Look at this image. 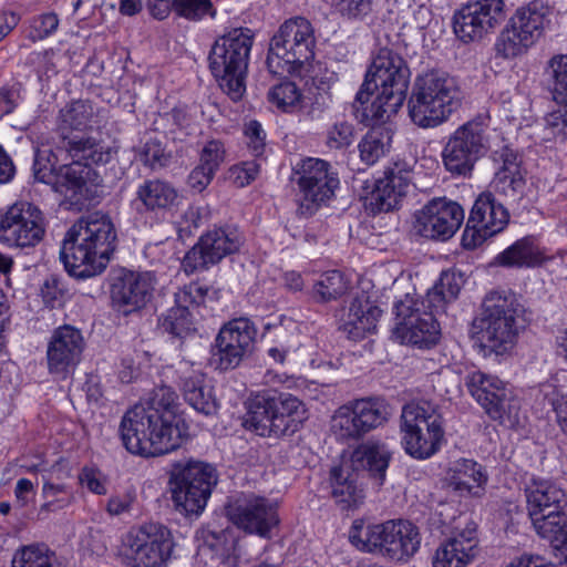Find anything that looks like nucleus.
I'll list each match as a JSON object with an SVG mask.
<instances>
[{
	"label": "nucleus",
	"mask_w": 567,
	"mask_h": 567,
	"mask_svg": "<svg viewBox=\"0 0 567 567\" xmlns=\"http://www.w3.org/2000/svg\"><path fill=\"white\" fill-rule=\"evenodd\" d=\"M118 431L124 447L135 455L157 456L179 447L186 426L176 392L166 385L155 388L144 403L125 412Z\"/></svg>",
	"instance_id": "obj_1"
},
{
	"label": "nucleus",
	"mask_w": 567,
	"mask_h": 567,
	"mask_svg": "<svg viewBox=\"0 0 567 567\" xmlns=\"http://www.w3.org/2000/svg\"><path fill=\"white\" fill-rule=\"evenodd\" d=\"M116 231L105 216L79 219L65 234L60 258L65 270L75 278H90L106 268L115 250Z\"/></svg>",
	"instance_id": "obj_2"
},
{
	"label": "nucleus",
	"mask_w": 567,
	"mask_h": 567,
	"mask_svg": "<svg viewBox=\"0 0 567 567\" xmlns=\"http://www.w3.org/2000/svg\"><path fill=\"white\" fill-rule=\"evenodd\" d=\"M462 96L453 78L432 70L414 80L408 101L411 121L422 128L437 127L461 106Z\"/></svg>",
	"instance_id": "obj_3"
},
{
	"label": "nucleus",
	"mask_w": 567,
	"mask_h": 567,
	"mask_svg": "<svg viewBox=\"0 0 567 567\" xmlns=\"http://www.w3.org/2000/svg\"><path fill=\"white\" fill-rule=\"evenodd\" d=\"M244 426L264 437H280L296 433L306 416L305 404L290 393L265 390L246 402Z\"/></svg>",
	"instance_id": "obj_4"
},
{
	"label": "nucleus",
	"mask_w": 567,
	"mask_h": 567,
	"mask_svg": "<svg viewBox=\"0 0 567 567\" xmlns=\"http://www.w3.org/2000/svg\"><path fill=\"white\" fill-rule=\"evenodd\" d=\"M254 33L248 28H236L218 38L208 55L209 70L223 92L239 101L246 91V76Z\"/></svg>",
	"instance_id": "obj_5"
},
{
	"label": "nucleus",
	"mask_w": 567,
	"mask_h": 567,
	"mask_svg": "<svg viewBox=\"0 0 567 567\" xmlns=\"http://www.w3.org/2000/svg\"><path fill=\"white\" fill-rule=\"evenodd\" d=\"M367 74L373 81L377 96L362 111L361 120L371 117L383 121L395 114L403 105L410 82L406 62L388 48L380 49Z\"/></svg>",
	"instance_id": "obj_6"
},
{
	"label": "nucleus",
	"mask_w": 567,
	"mask_h": 567,
	"mask_svg": "<svg viewBox=\"0 0 567 567\" xmlns=\"http://www.w3.org/2000/svg\"><path fill=\"white\" fill-rule=\"evenodd\" d=\"M522 312L523 306L513 292L494 290L483 299L473 328L485 348L503 353L515 342L518 334L517 319Z\"/></svg>",
	"instance_id": "obj_7"
},
{
	"label": "nucleus",
	"mask_w": 567,
	"mask_h": 567,
	"mask_svg": "<svg viewBox=\"0 0 567 567\" xmlns=\"http://www.w3.org/2000/svg\"><path fill=\"white\" fill-rule=\"evenodd\" d=\"M349 539L361 550L378 551L394 560L410 558L421 545L417 526L403 519L368 526L363 522L354 520Z\"/></svg>",
	"instance_id": "obj_8"
},
{
	"label": "nucleus",
	"mask_w": 567,
	"mask_h": 567,
	"mask_svg": "<svg viewBox=\"0 0 567 567\" xmlns=\"http://www.w3.org/2000/svg\"><path fill=\"white\" fill-rule=\"evenodd\" d=\"M311 23L301 17L285 21L272 35L266 64L271 74L285 75L299 70L315 56Z\"/></svg>",
	"instance_id": "obj_9"
},
{
	"label": "nucleus",
	"mask_w": 567,
	"mask_h": 567,
	"mask_svg": "<svg viewBox=\"0 0 567 567\" xmlns=\"http://www.w3.org/2000/svg\"><path fill=\"white\" fill-rule=\"evenodd\" d=\"M400 427L405 452L417 460L434 455L444 440L441 411L436 404L426 400L413 401L403 406Z\"/></svg>",
	"instance_id": "obj_10"
},
{
	"label": "nucleus",
	"mask_w": 567,
	"mask_h": 567,
	"mask_svg": "<svg viewBox=\"0 0 567 567\" xmlns=\"http://www.w3.org/2000/svg\"><path fill=\"white\" fill-rule=\"evenodd\" d=\"M92 116L93 107L85 101H75L61 110L58 148L65 151L71 157L91 159L95 164H106L112 158V150L104 147L85 133Z\"/></svg>",
	"instance_id": "obj_11"
},
{
	"label": "nucleus",
	"mask_w": 567,
	"mask_h": 567,
	"mask_svg": "<svg viewBox=\"0 0 567 567\" xmlns=\"http://www.w3.org/2000/svg\"><path fill=\"white\" fill-rule=\"evenodd\" d=\"M172 551L169 530L159 524L146 523L123 536L116 556L125 567H162Z\"/></svg>",
	"instance_id": "obj_12"
},
{
	"label": "nucleus",
	"mask_w": 567,
	"mask_h": 567,
	"mask_svg": "<svg viewBox=\"0 0 567 567\" xmlns=\"http://www.w3.org/2000/svg\"><path fill=\"white\" fill-rule=\"evenodd\" d=\"M216 483V471L207 463L188 461L176 464L171 476L172 499L176 509L186 515L199 514Z\"/></svg>",
	"instance_id": "obj_13"
},
{
	"label": "nucleus",
	"mask_w": 567,
	"mask_h": 567,
	"mask_svg": "<svg viewBox=\"0 0 567 567\" xmlns=\"http://www.w3.org/2000/svg\"><path fill=\"white\" fill-rule=\"evenodd\" d=\"M488 150V125L483 120L474 118L449 136L442 151L443 164L450 173L467 176Z\"/></svg>",
	"instance_id": "obj_14"
},
{
	"label": "nucleus",
	"mask_w": 567,
	"mask_h": 567,
	"mask_svg": "<svg viewBox=\"0 0 567 567\" xmlns=\"http://www.w3.org/2000/svg\"><path fill=\"white\" fill-rule=\"evenodd\" d=\"M546 14L547 8L536 1L517 9L496 40L497 55L513 59L526 53L542 35Z\"/></svg>",
	"instance_id": "obj_15"
},
{
	"label": "nucleus",
	"mask_w": 567,
	"mask_h": 567,
	"mask_svg": "<svg viewBox=\"0 0 567 567\" xmlns=\"http://www.w3.org/2000/svg\"><path fill=\"white\" fill-rule=\"evenodd\" d=\"M465 384L471 395L493 420L508 426L518 424L519 402L511 396V392L497 377L474 371L466 377Z\"/></svg>",
	"instance_id": "obj_16"
},
{
	"label": "nucleus",
	"mask_w": 567,
	"mask_h": 567,
	"mask_svg": "<svg viewBox=\"0 0 567 567\" xmlns=\"http://www.w3.org/2000/svg\"><path fill=\"white\" fill-rule=\"evenodd\" d=\"M505 19L504 0L470 1L454 13L453 29L463 42L480 41L494 33Z\"/></svg>",
	"instance_id": "obj_17"
},
{
	"label": "nucleus",
	"mask_w": 567,
	"mask_h": 567,
	"mask_svg": "<svg viewBox=\"0 0 567 567\" xmlns=\"http://www.w3.org/2000/svg\"><path fill=\"white\" fill-rule=\"evenodd\" d=\"M388 404L379 399L357 400L338 409L331 430L340 440L360 439L382 425L389 417Z\"/></svg>",
	"instance_id": "obj_18"
},
{
	"label": "nucleus",
	"mask_w": 567,
	"mask_h": 567,
	"mask_svg": "<svg viewBox=\"0 0 567 567\" xmlns=\"http://www.w3.org/2000/svg\"><path fill=\"white\" fill-rule=\"evenodd\" d=\"M44 234V216L29 202L14 203L0 219V240L16 247H34Z\"/></svg>",
	"instance_id": "obj_19"
},
{
	"label": "nucleus",
	"mask_w": 567,
	"mask_h": 567,
	"mask_svg": "<svg viewBox=\"0 0 567 567\" xmlns=\"http://www.w3.org/2000/svg\"><path fill=\"white\" fill-rule=\"evenodd\" d=\"M257 329L245 317L225 323L219 330L212 350V360L219 370H230L239 365L251 352Z\"/></svg>",
	"instance_id": "obj_20"
},
{
	"label": "nucleus",
	"mask_w": 567,
	"mask_h": 567,
	"mask_svg": "<svg viewBox=\"0 0 567 567\" xmlns=\"http://www.w3.org/2000/svg\"><path fill=\"white\" fill-rule=\"evenodd\" d=\"M509 220V214L495 196L485 192L475 200L462 237L466 249H475L487 238L501 233Z\"/></svg>",
	"instance_id": "obj_21"
},
{
	"label": "nucleus",
	"mask_w": 567,
	"mask_h": 567,
	"mask_svg": "<svg viewBox=\"0 0 567 567\" xmlns=\"http://www.w3.org/2000/svg\"><path fill=\"white\" fill-rule=\"evenodd\" d=\"M297 184L300 189L301 214L311 215L322 203L329 200L339 186L337 173L328 162L319 158L303 159Z\"/></svg>",
	"instance_id": "obj_22"
},
{
	"label": "nucleus",
	"mask_w": 567,
	"mask_h": 567,
	"mask_svg": "<svg viewBox=\"0 0 567 567\" xmlns=\"http://www.w3.org/2000/svg\"><path fill=\"white\" fill-rule=\"evenodd\" d=\"M416 305L409 296L394 305L395 332L403 342L427 348L435 344L439 339V313L433 309L421 311Z\"/></svg>",
	"instance_id": "obj_23"
},
{
	"label": "nucleus",
	"mask_w": 567,
	"mask_h": 567,
	"mask_svg": "<svg viewBox=\"0 0 567 567\" xmlns=\"http://www.w3.org/2000/svg\"><path fill=\"white\" fill-rule=\"evenodd\" d=\"M243 237L236 228H217L207 231L185 255L183 268L187 274L208 269L228 255L239 250Z\"/></svg>",
	"instance_id": "obj_24"
},
{
	"label": "nucleus",
	"mask_w": 567,
	"mask_h": 567,
	"mask_svg": "<svg viewBox=\"0 0 567 567\" xmlns=\"http://www.w3.org/2000/svg\"><path fill=\"white\" fill-rule=\"evenodd\" d=\"M73 162L60 167L56 174V190L71 206L78 209L91 204L101 184L97 172L91 166V159L72 157Z\"/></svg>",
	"instance_id": "obj_25"
},
{
	"label": "nucleus",
	"mask_w": 567,
	"mask_h": 567,
	"mask_svg": "<svg viewBox=\"0 0 567 567\" xmlns=\"http://www.w3.org/2000/svg\"><path fill=\"white\" fill-rule=\"evenodd\" d=\"M463 220L464 210L461 205L439 197L415 214L414 228L424 238L445 241L456 233Z\"/></svg>",
	"instance_id": "obj_26"
},
{
	"label": "nucleus",
	"mask_w": 567,
	"mask_h": 567,
	"mask_svg": "<svg viewBox=\"0 0 567 567\" xmlns=\"http://www.w3.org/2000/svg\"><path fill=\"white\" fill-rule=\"evenodd\" d=\"M411 184V171L403 164L385 167L383 176L375 179L372 192L365 197V209L371 214L391 212L406 196Z\"/></svg>",
	"instance_id": "obj_27"
},
{
	"label": "nucleus",
	"mask_w": 567,
	"mask_h": 567,
	"mask_svg": "<svg viewBox=\"0 0 567 567\" xmlns=\"http://www.w3.org/2000/svg\"><path fill=\"white\" fill-rule=\"evenodd\" d=\"M227 515L238 528L264 538H270L271 529L279 524L276 505L259 496L229 505Z\"/></svg>",
	"instance_id": "obj_28"
},
{
	"label": "nucleus",
	"mask_w": 567,
	"mask_h": 567,
	"mask_svg": "<svg viewBox=\"0 0 567 567\" xmlns=\"http://www.w3.org/2000/svg\"><path fill=\"white\" fill-rule=\"evenodd\" d=\"M83 347L84 341L80 330L71 326L55 329L47 350L50 373L65 379L80 362Z\"/></svg>",
	"instance_id": "obj_29"
},
{
	"label": "nucleus",
	"mask_w": 567,
	"mask_h": 567,
	"mask_svg": "<svg viewBox=\"0 0 567 567\" xmlns=\"http://www.w3.org/2000/svg\"><path fill=\"white\" fill-rule=\"evenodd\" d=\"M153 290L154 277L151 272H124L111 287L113 307L124 315L138 311L151 300Z\"/></svg>",
	"instance_id": "obj_30"
},
{
	"label": "nucleus",
	"mask_w": 567,
	"mask_h": 567,
	"mask_svg": "<svg viewBox=\"0 0 567 567\" xmlns=\"http://www.w3.org/2000/svg\"><path fill=\"white\" fill-rule=\"evenodd\" d=\"M525 496L529 518L567 511V492L561 483L544 477H532L526 483Z\"/></svg>",
	"instance_id": "obj_31"
},
{
	"label": "nucleus",
	"mask_w": 567,
	"mask_h": 567,
	"mask_svg": "<svg viewBox=\"0 0 567 567\" xmlns=\"http://www.w3.org/2000/svg\"><path fill=\"white\" fill-rule=\"evenodd\" d=\"M381 309L365 296L355 297L339 315V330L349 339L359 340L377 328Z\"/></svg>",
	"instance_id": "obj_32"
},
{
	"label": "nucleus",
	"mask_w": 567,
	"mask_h": 567,
	"mask_svg": "<svg viewBox=\"0 0 567 567\" xmlns=\"http://www.w3.org/2000/svg\"><path fill=\"white\" fill-rule=\"evenodd\" d=\"M476 546L474 530L462 532L436 549L432 567H465L475 556Z\"/></svg>",
	"instance_id": "obj_33"
},
{
	"label": "nucleus",
	"mask_w": 567,
	"mask_h": 567,
	"mask_svg": "<svg viewBox=\"0 0 567 567\" xmlns=\"http://www.w3.org/2000/svg\"><path fill=\"white\" fill-rule=\"evenodd\" d=\"M181 391L184 400L197 412L204 415H213L217 412L218 404L212 390L205 385L204 374L189 370L181 377Z\"/></svg>",
	"instance_id": "obj_34"
},
{
	"label": "nucleus",
	"mask_w": 567,
	"mask_h": 567,
	"mask_svg": "<svg viewBox=\"0 0 567 567\" xmlns=\"http://www.w3.org/2000/svg\"><path fill=\"white\" fill-rule=\"evenodd\" d=\"M391 454L384 444L367 442L353 451L351 461L355 470L367 471L381 485L385 478Z\"/></svg>",
	"instance_id": "obj_35"
},
{
	"label": "nucleus",
	"mask_w": 567,
	"mask_h": 567,
	"mask_svg": "<svg viewBox=\"0 0 567 567\" xmlns=\"http://www.w3.org/2000/svg\"><path fill=\"white\" fill-rule=\"evenodd\" d=\"M464 284L465 279L461 272L443 271L422 301L423 308L433 309L437 313H445L446 306L456 300Z\"/></svg>",
	"instance_id": "obj_36"
},
{
	"label": "nucleus",
	"mask_w": 567,
	"mask_h": 567,
	"mask_svg": "<svg viewBox=\"0 0 567 567\" xmlns=\"http://www.w3.org/2000/svg\"><path fill=\"white\" fill-rule=\"evenodd\" d=\"M567 511L548 513L532 517L535 532L547 539L551 547L567 563Z\"/></svg>",
	"instance_id": "obj_37"
},
{
	"label": "nucleus",
	"mask_w": 567,
	"mask_h": 567,
	"mask_svg": "<svg viewBox=\"0 0 567 567\" xmlns=\"http://www.w3.org/2000/svg\"><path fill=\"white\" fill-rule=\"evenodd\" d=\"M178 198L176 188L162 179H147L136 189V199L146 210L168 209Z\"/></svg>",
	"instance_id": "obj_38"
},
{
	"label": "nucleus",
	"mask_w": 567,
	"mask_h": 567,
	"mask_svg": "<svg viewBox=\"0 0 567 567\" xmlns=\"http://www.w3.org/2000/svg\"><path fill=\"white\" fill-rule=\"evenodd\" d=\"M197 557L206 567H220L230 560L226 555V536L203 527L196 532Z\"/></svg>",
	"instance_id": "obj_39"
},
{
	"label": "nucleus",
	"mask_w": 567,
	"mask_h": 567,
	"mask_svg": "<svg viewBox=\"0 0 567 567\" xmlns=\"http://www.w3.org/2000/svg\"><path fill=\"white\" fill-rule=\"evenodd\" d=\"M331 496L342 511L355 508L363 499L362 489L358 488L351 474L340 466L330 471Z\"/></svg>",
	"instance_id": "obj_40"
},
{
	"label": "nucleus",
	"mask_w": 567,
	"mask_h": 567,
	"mask_svg": "<svg viewBox=\"0 0 567 567\" xmlns=\"http://www.w3.org/2000/svg\"><path fill=\"white\" fill-rule=\"evenodd\" d=\"M487 480L482 466L473 460L455 461L446 472L445 481L455 491L471 493Z\"/></svg>",
	"instance_id": "obj_41"
},
{
	"label": "nucleus",
	"mask_w": 567,
	"mask_h": 567,
	"mask_svg": "<svg viewBox=\"0 0 567 567\" xmlns=\"http://www.w3.org/2000/svg\"><path fill=\"white\" fill-rule=\"evenodd\" d=\"M537 259V251L529 238H522L497 255L496 262L505 267L532 266Z\"/></svg>",
	"instance_id": "obj_42"
},
{
	"label": "nucleus",
	"mask_w": 567,
	"mask_h": 567,
	"mask_svg": "<svg viewBox=\"0 0 567 567\" xmlns=\"http://www.w3.org/2000/svg\"><path fill=\"white\" fill-rule=\"evenodd\" d=\"M42 496L44 503L39 509V515L63 509L74 501V494L71 487L65 484L52 483L49 480H44L43 482Z\"/></svg>",
	"instance_id": "obj_43"
},
{
	"label": "nucleus",
	"mask_w": 567,
	"mask_h": 567,
	"mask_svg": "<svg viewBox=\"0 0 567 567\" xmlns=\"http://www.w3.org/2000/svg\"><path fill=\"white\" fill-rule=\"evenodd\" d=\"M546 75L554 100L558 103L565 102L567 100V54L554 55L547 63Z\"/></svg>",
	"instance_id": "obj_44"
},
{
	"label": "nucleus",
	"mask_w": 567,
	"mask_h": 567,
	"mask_svg": "<svg viewBox=\"0 0 567 567\" xmlns=\"http://www.w3.org/2000/svg\"><path fill=\"white\" fill-rule=\"evenodd\" d=\"M161 328L174 338L182 339L188 336L194 328L187 307L176 303V307L171 308L162 319Z\"/></svg>",
	"instance_id": "obj_45"
},
{
	"label": "nucleus",
	"mask_w": 567,
	"mask_h": 567,
	"mask_svg": "<svg viewBox=\"0 0 567 567\" xmlns=\"http://www.w3.org/2000/svg\"><path fill=\"white\" fill-rule=\"evenodd\" d=\"M349 284L339 270L322 274L313 286L315 297L321 301H330L344 295Z\"/></svg>",
	"instance_id": "obj_46"
},
{
	"label": "nucleus",
	"mask_w": 567,
	"mask_h": 567,
	"mask_svg": "<svg viewBox=\"0 0 567 567\" xmlns=\"http://www.w3.org/2000/svg\"><path fill=\"white\" fill-rule=\"evenodd\" d=\"M495 188L514 202H518L525 192V172L496 173L494 178Z\"/></svg>",
	"instance_id": "obj_47"
},
{
	"label": "nucleus",
	"mask_w": 567,
	"mask_h": 567,
	"mask_svg": "<svg viewBox=\"0 0 567 567\" xmlns=\"http://www.w3.org/2000/svg\"><path fill=\"white\" fill-rule=\"evenodd\" d=\"M172 10L177 16L193 21L205 16L214 18L216 14L210 0H172Z\"/></svg>",
	"instance_id": "obj_48"
},
{
	"label": "nucleus",
	"mask_w": 567,
	"mask_h": 567,
	"mask_svg": "<svg viewBox=\"0 0 567 567\" xmlns=\"http://www.w3.org/2000/svg\"><path fill=\"white\" fill-rule=\"evenodd\" d=\"M301 94L293 82H284L274 86L268 100L278 109L288 112L300 101Z\"/></svg>",
	"instance_id": "obj_49"
},
{
	"label": "nucleus",
	"mask_w": 567,
	"mask_h": 567,
	"mask_svg": "<svg viewBox=\"0 0 567 567\" xmlns=\"http://www.w3.org/2000/svg\"><path fill=\"white\" fill-rule=\"evenodd\" d=\"M12 567H52L47 551L35 545L25 546L12 559Z\"/></svg>",
	"instance_id": "obj_50"
},
{
	"label": "nucleus",
	"mask_w": 567,
	"mask_h": 567,
	"mask_svg": "<svg viewBox=\"0 0 567 567\" xmlns=\"http://www.w3.org/2000/svg\"><path fill=\"white\" fill-rule=\"evenodd\" d=\"M360 158L367 165H373L385 154V144L382 134L368 133L358 145Z\"/></svg>",
	"instance_id": "obj_51"
},
{
	"label": "nucleus",
	"mask_w": 567,
	"mask_h": 567,
	"mask_svg": "<svg viewBox=\"0 0 567 567\" xmlns=\"http://www.w3.org/2000/svg\"><path fill=\"white\" fill-rule=\"evenodd\" d=\"M354 141V127L352 124L341 121L334 123L327 132V146L331 150H342Z\"/></svg>",
	"instance_id": "obj_52"
},
{
	"label": "nucleus",
	"mask_w": 567,
	"mask_h": 567,
	"mask_svg": "<svg viewBox=\"0 0 567 567\" xmlns=\"http://www.w3.org/2000/svg\"><path fill=\"white\" fill-rule=\"evenodd\" d=\"M225 147L219 140L208 141L199 153V164L216 173L225 159Z\"/></svg>",
	"instance_id": "obj_53"
},
{
	"label": "nucleus",
	"mask_w": 567,
	"mask_h": 567,
	"mask_svg": "<svg viewBox=\"0 0 567 567\" xmlns=\"http://www.w3.org/2000/svg\"><path fill=\"white\" fill-rule=\"evenodd\" d=\"M209 291V287L203 284L190 282L175 295L176 303L187 308L189 305L200 306L205 302Z\"/></svg>",
	"instance_id": "obj_54"
},
{
	"label": "nucleus",
	"mask_w": 567,
	"mask_h": 567,
	"mask_svg": "<svg viewBox=\"0 0 567 567\" xmlns=\"http://www.w3.org/2000/svg\"><path fill=\"white\" fill-rule=\"evenodd\" d=\"M141 158L145 165L153 169L165 167L171 161V156L165 153L159 142L148 141L145 143Z\"/></svg>",
	"instance_id": "obj_55"
},
{
	"label": "nucleus",
	"mask_w": 567,
	"mask_h": 567,
	"mask_svg": "<svg viewBox=\"0 0 567 567\" xmlns=\"http://www.w3.org/2000/svg\"><path fill=\"white\" fill-rule=\"evenodd\" d=\"M493 159L501 164L496 173L513 174L514 172L523 171L517 152L508 145H504L501 150L493 151Z\"/></svg>",
	"instance_id": "obj_56"
},
{
	"label": "nucleus",
	"mask_w": 567,
	"mask_h": 567,
	"mask_svg": "<svg viewBox=\"0 0 567 567\" xmlns=\"http://www.w3.org/2000/svg\"><path fill=\"white\" fill-rule=\"evenodd\" d=\"M337 10L348 19H357L371 11V0H334Z\"/></svg>",
	"instance_id": "obj_57"
},
{
	"label": "nucleus",
	"mask_w": 567,
	"mask_h": 567,
	"mask_svg": "<svg viewBox=\"0 0 567 567\" xmlns=\"http://www.w3.org/2000/svg\"><path fill=\"white\" fill-rule=\"evenodd\" d=\"M259 164L256 161L245 162L241 165H236L230 168V176L234 178V183L244 187L256 179L259 173Z\"/></svg>",
	"instance_id": "obj_58"
},
{
	"label": "nucleus",
	"mask_w": 567,
	"mask_h": 567,
	"mask_svg": "<svg viewBox=\"0 0 567 567\" xmlns=\"http://www.w3.org/2000/svg\"><path fill=\"white\" fill-rule=\"evenodd\" d=\"M216 173L198 165L193 168L187 177V185L195 192L202 193L213 181Z\"/></svg>",
	"instance_id": "obj_59"
},
{
	"label": "nucleus",
	"mask_w": 567,
	"mask_h": 567,
	"mask_svg": "<svg viewBox=\"0 0 567 567\" xmlns=\"http://www.w3.org/2000/svg\"><path fill=\"white\" fill-rule=\"evenodd\" d=\"M248 146L255 156H260L265 150V133L257 121H250L246 127Z\"/></svg>",
	"instance_id": "obj_60"
},
{
	"label": "nucleus",
	"mask_w": 567,
	"mask_h": 567,
	"mask_svg": "<svg viewBox=\"0 0 567 567\" xmlns=\"http://www.w3.org/2000/svg\"><path fill=\"white\" fill-rule=\"evenodd\" d=\"M200 221L199 213L194 207H188L182 220L178 223L177 233L181 239H186L193 236L194 230L198 228Z\"/></svg>",
	"instance_id": "obj_61"
},
{
	"label": "nucleus",
	"mask_w": 567,
	"mask_h": 567,
	"mask_svg": "<svg viewBox=\"0 0 567 567\" xmlns=\"http://www.w3.org/2000/svg\"><path fill=\"white\" fill-rule=\"evenodd\" d=\"M33 174L37 181L44 184H55L56 174H54L53 165L49 159L43 158L37 153L33 163Z\"/></svg>",
	"instance_id": "obj_62"
},
{
	"label": "nucleus",
	"mask_w": 567,
	"mask_h": 567,
	"mask_svg": "<svg viewBox=\"0 0 567 567\" xmlns=\"http://www.w3.org/2000/svg\"><path fill=\"white\" fill-rule=\"evenodd\" d=\"M549 402L556 413V420L564 434L567 435V395L553 391Z\"/></svg>",
	"instance_id": "obj_63"
},
{
	"label": "nucleus",
	"mask_w": 567,
	"mask_h": 567,
	"mask_svg": "<svg viewBox=\"0 0 567 567\" xmlns=\"http://www.w3.org/2000/svg\"><path fill=\"white\" fill-rule=\"evenodd\" d=\"M79 482L92 493L103 495L106 493L105 485L100 480L99 472L94 468L84 467L79 474Z\"/></svg>",
	"instance_id": "obj_64"
}]
</instances>
